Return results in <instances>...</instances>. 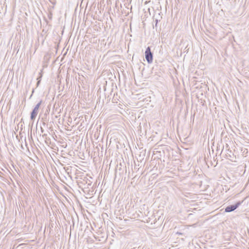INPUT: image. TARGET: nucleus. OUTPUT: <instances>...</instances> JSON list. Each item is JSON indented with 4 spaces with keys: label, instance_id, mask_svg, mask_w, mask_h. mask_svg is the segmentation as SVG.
Returning <instances> with one entry per match:
<instances>
[{
    "label": "nucleus",
    "instance_id": "nucleus-1",
    "mask_svg": "<svg viewBox=\"0 0 249 249\" xmlns=\"http://www.w3.org/2000/svg\"><path fill=\"white\" fill-rule=\"evenodd\" d=\"M145 59L148 63L153 61V54L151 51L150 47H148L145 52Z\"/></svg>",
    "mask_w": 249,
    "mask_h": 249
},
{
    "label": "nucleus",
    "instance_id": "nucleus-2",
    "mask_svg": "<svg viewBox=\"0 0 249 249\" xmlns=\"http://www.w3.org/2000/svg\"><path fill=\"white\" fill-rule=\"evenodd\" d=\"M242 202V201H238L234 205L227 206L225 209V212L230 213L234 211L241 204Z\"/></svg>",
    "mask_w": 249,
    "mask_h": 249
},
{
    "label": "nucleus",
    "instance_id": "nucleus-3",
    "mask_svg": "<svg viewBox=\"0 0 249 249\" xmlns=\"http://www.w3.org/2000/svg\"><path fill=\"white\" fill-rule=\"evenodd\" d=\"M37 114H38V112L33 110L31 113V119L32 120H34L35 119V118H36Z\"/></svg>",
    "mask_w": 249,
    "mask_h": 249
},
{
    "label": "nucleus",
    "instance_id": "nucleus-4",
    "mask_svg": "<svg viewBox=\"0 0 249 249\" xmlns=\"http://www.w3.org/2000/svg\"><path fill=\"white\" fill-rule=\"evenodd\" d=\"M41 102L42 101H40L37 105H36L33 110L36 111L37 112H38L39 108L41 104Z\"/></svg>",
    "mask_w": 249,
    "mask_h": 249
},
{
    "label": "nucleus",
    "instance_id": "nucleus-5",
    "mask_svg": "<svg viewBox=\"0 0 249 249\" xmlns=\"http://www.w3.org/2000/svg\"><path fill=\"white\" fill-rule=\"evenodd\" d=\"M48 17H49V18L50 19H51L52 18V14L51 13L49 14V15H48Z\"/></svg>",
    "mask_w": 249,
    "mask_h": 249
},
{
    "label": "nucleus",
    "instance_id": "nucleus-6",
    "mask_svg": "<svg viewBox=\"0 0 249 249\" xmlns=\"http://www.w3.org/2000/svg\"><path fill=\"white\" fill-rule=\"evenodd\" d=\"M155 21H156V26H157V24L158 22V19H156Z\"/></svg>",
    "mask_w": 249,
    "mask_h": 249
},
{
    "label": "nucleus",
    "instance_id": "nucleus-7",
    "mask_svg": "<svg viewBox=\"0 0 249 249\" xmlns=\"http://www.w3.org/2000/svg\"><path fill=\"white\" fill-rule=\"evenodd\" d=\"M34 90L33 89V91H32V93H34ZM32 94H31V96H30V98H31V96H32Z\"/></svg>",
    "mask_w": 249,
    "mask_h": 249
},
{
    "label": "nucleus",
    "instance_id": "nucleus-8",
    "mask_svg": "<svg viewBox=\"0 0 249 249\" xmlns=\"http://www.w3.org/2000/svg\"><path fill=\"white\" fill-rule=\"evenodd\" d=\"M39 83V81L37 82V85H38Z\"/></svg>",
    "mask_w": 249,
    "mask_h": 249
}]
</instances>
